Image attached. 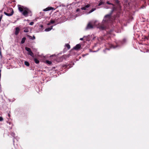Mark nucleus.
I'll return each mask as SVG.
<instances>
[{
	"mask_svg": "<svg viewBox=\"0 0 149 149\" xmlns=\"http://www.w3.org/2000/svg\"><path fill=\"white\" fill-rule=\"evenodd\" d=\"M18 9L19 11L22 13V14L25 17L28 15L31 16L32 14L31 11L27 7L20 5H17Z\"/></svg>",
	"mask_w": 149,
	"mask_h": 149,
	"instance_id": "f257e3e1",
	"label": "nucleus"
},
{
	"mask_svg": "<svg viewBox=\"0 0 149 149\" xmlns=\"http://www.w3.org/2000/svg\"><path fill=\"white\" fill-rule=\"evenodd\" d=\"M111 14L106 15L103 19L102 22L103 24L109 22L111 21Z\"/></svg>",
	"mask_w": 149,
	"mask_h": 149,
	"instance_id": "f03ea898",
	"label": "nucleus"
},
{
	"mask_svg": "<svg viewBox=\"0 0 149 149\" xmlns=\"http://www.w3.org/2000/svg\"><path fill=\"white\" fill-rule=\"evenodd\" d=\"M10 12V13H7L6 12H4V13L6 15L8 16H12L14 13V11L13 9L11 8H9L8 10V12Z\"/></svg>",
	"mask_w": 149,
	"mask_h": 149,
	"instance_id": "7ed1b4c3",
	"label": "nucleus"
},
{
	"mask_svg": "<svg viewBox=\"0 0 149 149\" xmlns=\"http://www.w3.org/2000/svg\"><path fill=\"white\" fill-rule=\"evenodd\" d=\"M25 49L26 51H27L28 52V54L29 55H30L32 57H34V54L32 52L30 48L27 47H25Z\"/></svg>",
	"mask_w": 149,
	"mask_h": 149,
	"instance_id": "20e7f679",
	"label": "nucleus"
},
{
	"mask_svg": "<svg viewBox=\"0 0 149 149\" xmlns=\"http://www.w3.org/2000/svg\"><path fill=\"white\" fill-rule=\"evenodd\" d=\"M93 28V26L90 23H89L87 25L86 29H92Z\"/></svg>",
	"mask_w": 149,
	"mask_h": 149,
	"instance_id": "39448f33",
	"label": "nucleus"
},
{
	"mask_svg": "<svg viewBox=\"0 0 149 149\" xmlns=\"http://www.w3.org/2000/svg\"><path fill=\"white\" fill-rule=\"evenodd\" d=\"M19 31H20L19 28L18 27H16L15 28V35H17L19 34Z\"/></svg>",
	"mask_w": 149,
	"mask_h": 149,
	"instance_id": "423d86ee",
	"label": "nucleus"
},
{
	"mask_svg": "<svg viewBox=\"0 0 149 149\" xmlns=\"http://www.w3.org/2000/svg\"><path fill=\"white\" fill-rule=\"evenodd\" d=\"M81 45L78 44L74 48V49L77 50L79 49L81 47Z\"/></svg>",
	"mask_w": 149,
	"mask_h": 149,
	"instance_id": "0eeeda50",
	"label": "nucleus"
},
{
	"mask_svg": "<svg viewBox=\"0 0 149 149\" xmlns=\"http://www.w3.org/2000/svg\"><path fill=\"white\" fill-rule=\"evenodd\" d=\"M107 46L111 48H115L116 47H114L113 45L110 43L108 44Z\"/></svg>",
	"mask_w": 149,
	"mask_h": 149,
	"instance_id": "6e6552de",
	"label": "nucleus"
},
{
	"mask_svg": "<svg viewBox=\"0 0 149 149\" xmlns=\"http://www.w3.org/2000/svg\"><path fill=\"white\" fill-rule=\"evenodd\" d=\"M52 28H53V26H51L50 27L48 28H47L45 29V31H49L52 29Z\"/></svg>",
	"mask_w": 149,
	"mask_h": 149,
	"instance_id": "1a4fd4ad",
	"label": "nucleus"
},
{
	"mask_svg": "<svg viewBox=\"0 0 149 149\" xmlns=\"http://www.w3.org/2000/svg\"><path fill=\"white\" fill-rule=\"evenodd\" d=\"M52 8V7H48L44 10V11H47L51 10Z\"/></svg>",
	"mask_w": 149,
	"mask_h": 149,
	"instance_id": "9d476101",
	"label": "nucleus"
},
{
	"mask_svg": "<svg viewBox=\"0 0 149 149\" xmlns=\"http://www.w3.org/2000/svg\"><path fill=\"white\" fill-rule=\"evenodd\" d=\"M26 38L25 37L23 38L21 40V44H23L24 43Z\"/></svg>",
	"mask_w": 149,
	"mask_h": 149,
	"instance_id": "9b49d317",
	"label": "nucleus"
},
{
	"mask_svg": "<svg viewBox=\"0 0 149 149\" xmlns=\"http://www.w3.org/2000/svg\"><path fill=\"white\" fill-rule=\"evenodd\" d=\"M34 61L37 64H38L39 63V61L36 58L34 59Z\"/></svg>",
	"mask_w": 149,
	"mask_h": 149,
	"instance_id": "f8f14e48",
	"label": "nucleus"
},
{
	"mask_svg": "<svg viewBox=\"0 0 149 149\" xmlns=\"http://www.w3.org/2000/svg\"><path fill=\"white\" fill-rule=\"evenodd\" d=\"M24 64L26 65L27 66H29L30 65L29 62L26 61L24 62Z\"/></svg>",
	"mask_w": 149,
	"mask_h": 149,
	"instance_id": "ddd939ff",
	"label": "nucleus"
},
{
	"mask_svg": "<svg viewBox=\"0 0 149 149\" xmlns=\"http://www.w3.org/2000/svg\"><path fill=\"white\" fill-rule=\"evenodd\" d=\"M65 46L68 48V49H70V45L68 44H66L65 45Z\"/></svg>",
	"mask_w": 149,
	"mask_h": 149,
	"instance_id": "4468645a",
	"label": "nucleus"
},
{
	"mask_svg": "<svg viewBox=\"0 0 149 149\" xmlns=\"http://www.w3.org/2000/svg\"><path fill=\"white\" fill-rule=\"evenodd\" d=\"M46 63L49 65H51L52 63L51 61H49L48 60H47L46 61Z\"/></svg>",
	"mask_w": 149,
	"mask_h": 149,
	"instance_id": "2eb2a0df",
	"label": "nucleus"
},
{
	"mask_svg": "<svg viewBox=\"0 0 149 149\" xmlns=\"http://www.w3.org/2000/svg\"><path fill=\"white\" fill-rule=\"evenodd\" d=\"M96 9L95 8H92L89 12V13H90L95 10Z\"/></svg>",
	"mask_w": 149,
	"mask_h": 149,
	"instance_id": "dca6fc26",
	"label": "nucleus"
},
{
	"mask_svg": "<svg viewBox=\"0 0 149 149\" xmlns=\"http://www.w3.org/2000/svg\"><path fill=\"white\" fill-rule=\"evenodd\" d=\"M55 20H51L50 21V23L51 24H53L56 21V19H55Z\"/></svg>",
	"mask_w": 149,
	"mask_h": 149,
	"instance_id": "f3484780",
	"label": "nucleus"
},
{
	"mask_svg": "<svg viewBox=\"0 0 149 149\" xmlns=\"http://www.w3.org/2000/svg\"><path fill=\"white\" fill-rule=\"evenodd\" d=\"M28 36L29 37V38L31 39H32V40H33V39H35V36H33V38H32V36Z\"/></svg>",
	"mask_w": 149,
	"mask_h": 149,
	"instance_id": "a211bd4d",
	"label": "nucleus"
},
{
	"mask_svg": "<svg viewBox=\"0 0 149 149\" xmlns=\"http://www.w3.org/2000/svg\"><path fill=\"white\" fill-rule=\"evenodd\" d=\"M24 32L27 33V32H28L29 31V29H28L26 28V29H24Z\"/></svg>",
	"mask_w": 149,
	"mask_h": 149,
	"instance_id": "6ab92c4d",
	"label": "nucleus"
},
{
	"mask_svg": "<svg viewBox=\"0 0 149 149\" xmlns=\"http://www.w3.org/2000/svg\"><path fill=\"white\" fill-rule=\"evenodd\" d=\"M81 9L82 10H86V8L85 6L84 7H82L81 8Z\"/></svg>",
	"mask_w": 149,
	"mask_h": 149,
	"instance_id": "aec40b11",
	"label": "nucleus"
},
{
	"mask_svg": "<svg viewBox=\"0 0 149 149\" xmlns=\"http://www.w3.org/2000/svg\"><path fill=\"white\" fill-rule=\"evenodd\" d=\"M103 4V3L102 1L100 2L99 3L98 6H100Z\"/></svg>",
	"mask_w": 149,
	"mask_h": 149,
	"instance_id": "412c9836",
	"label": "nucleus"
},
{
	"mask_svg": "<svg viewBox=\"0 0 149 149\" xmlns=\"http://www.w3.org/2000/svg\"><path fill=\"white\" fill-rule=\"evenodd\" d=\"M90 6V5L89 4H87L85 6V7L86 8H89Z\"/></svg>",
	"mask_w": 149,
	"mask_h": 149,
	"instance_id": "4be33fe9",
	"label": "nucleus"
},
{
	"mask_svg": "<svg viewBox=\"0 0 149 149\" xmlns=\"http://www.w3.org/2000/svg\"><path fill=\"white\" fill-rule=\"evenodd\" d=\"M107 3L108 4H109V5H111L113 6V4L111 3H109V1H107Z\"/></svg>",
	"mask_w": 149,
	"mask_h": 149,
	"instance_id": "5701e85b",
	"label": "nucleus"
},
{
	"mask_svg": "<svg viewBox=\"0 0 149 149\" xmlns=\"http://www.w3.org/2000/svg\"><path fill=\"white\" fill-rule=\"evenodd\" d=\"M34 24V22H31L30 24H29L31 25H33Z\"/></svg>",
	"mask_w": 149,
	"mask_h": 149,
	"instance_id": "b1692460",
	"label": "nucleus"
},
{
	"mask_svg": "<svg viewBox=\"0 0 149 149\" xmlns=\"http://www.w3.org/2000/svg\"><path fill=\"white\" fill-rule=\"evenodd\" d=\"M119 0H115V1L118 4L119 3L120 1H119Z\"/></svg>",
	"mask_w": 149,
	"mask_h": 149,
	"instance_id": "393cba45",
	"label": "nucleus"
},
{
	"mask_svg": "<svg viewBox=\"0 0 149 149\" xmlns=\"http://www.w3.org/2000/svg\"><path fill=\"white\" fill-rule=\"evenodd\" d=\"M3 120V118L1 117H0V121H2Z\"/></svg>",
	"mask_w": 149,
	"mask_h": 149,
	"instance_id": "a878e982",
	"label": "nucleus"
},
{
	"mask_svg": "<svg viewBox=\"0 0 149 149\" xmlns=\"http://www.w3.org/2000/svg\"><path fill=\"white\" fill-rule=\"evenodd\" d=\"M2 17H3V15H1L0 16V22L1 21V19H2Z\"/></svg>",
	"mask_w": 149,
	"mask_h": 149,
	"instance_id": "bb28decb",
	"label": "nucleus"
},
{
	"mask_svg": "<svg viewBox=\"0 0 149 149\" xmlns=\"http://www.w3.org/2000/svg\"><path fill=\"white\" fill-rule=\"evenodd\" d=\"M11 135L13 136H15V134L13 133H12L11 134Z\"/></svg>",
	"mask_w": 149,
	"mask_h": 149,
	"instance_id": "cd10ccee",
	"label": "nucleus"
},
{
	"mask_svg": "<svg viewBox=\"0 0 149 149\" xmlns=\"http://www.w3.org/2000/svg\"><path fill=\"white\" fill-rule=\"evenodd\" d=\"M107 50H109V48H106L105 50H104V52H105Z\"/></svg>",
	"mask_w": 149,
	"mask_h": 149,
	"instance_id": "c85d7f7f",
	"label": "nucleus"
},
{
	"mask_svg": "<svg viewBox=\"0 0 149 149\" xmlns=\"http://www.w3.org/2000/svg\"><path fill=\"white\" fill-rule=\"evenodd\" d=\"M84 38H81L80 39V40H83Z\"/></svg>",
	"mask_w": 149,
	"mask_h": 149,
	"instance_id": "c756f323",
	"label": "nucleus"
},
{
	"mask_svg": "<svg viewBox=\"0 0 149 149\" xmlns=\"http://www.w3.org/2000/svg\"><path fill=\"white\" fill-rule=\"evenodd\" d=\"M144 38L145 39H148V37H146V36H145Z\"/></svg>",
	"mask_w": 149,
	"mask_h": 149,
	"instance_id": "7c9ffc66",
	"label": "nucleus"
},
{
	"mask_svg": "<svg viewBox=\"0 0 149 149\" xmlns=\"http://www.w3.org/2000/svg\"><path fill=\"white\" fill-rule=\"evenodd\" d=\"M79 9H78L77 10V11L78 12L79 11Z\"/></svg>",
	"mask_w": 149,
	"mask_h": 149,
	"instance_id": "2f4dec72",
	"label": "nucleus"
},
{
	"mask_svg": "<svg viewBox=\"0 0 149 149\" xmlns=\"http://www.w3.org/2000/svg\"><path fill=\"white\" fill-rule=\"evenodd\" d=\"M8 117H10V114H9V113H8Z\"/></svg>",
	"mask_w": 149,
	"mask_h": 149,
	"instance_id": "473e14b6",
	"label": "nucleus"
},
{
	"mask_svg": "<svg viewBox=\"0 0 149 149\" xmlns=\"http://www.w3.org/2000/svg\"><path fill=\"white\" fill-rule=\"evenodd\" d=\"M0 54L1 55V52L0 51Z\"/></svg>",
	"mask_w": 149,
	"mask_h": 149,
	"instance_id": "72a5a7b5",
	"label": "nucleus"
},
{
	"mask_svg": "<svg viewBox=\"0 0 149 149\" xmlns=\"http://www.w3.org/2000/svg\"><path fill=\"white\" fill-rule=\"evenodd\" d=\"M50 23H48V25H50Z\"/></svg>",
	"mask_w": 149,
	"mask_h": 149,
	"instance_id": "f704fd0d",
	"label": "nucleus"
},
{
	"mask_svg": "<svg viewBox=\"0 0 149 149\" xmlns=\"http://www.w3.org/2000/svg\"><path fill=\"white\" fill-rule=\"evenodd\" d=\"M9 124H10V122L9 123Z\"/></svg>",
	"mask_w": 149,
	"mask_h": 149,
	"instance_id": "c9c22d12",
	"label": "nucleus"
},
{
	"mask_svg": "<svg viewBox=\"0 0 149 149\" xmlns=\"http://www.w3.org/2000/svg\"><path fill=\"white\" fill-rule=\"evenodd\" d=\"M148 35H149V34H148Z\"/></svg>",
	"mask_w": 149,
	"mask_h": 149,
	"instance_id": "e433bc0d",
	"label": "nucleus"
}]
</instances>
